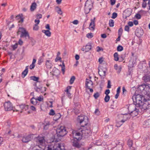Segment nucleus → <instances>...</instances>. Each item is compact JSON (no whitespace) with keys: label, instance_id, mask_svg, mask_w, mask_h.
Instances as JSON below:
<instances>
[{"label":"nucleus","instance_id":"obj_21","mask_svg":"<svg viewBox=\"0 0 150 150\" xmlns=\"http://www.w3.org/2000/svg\"><path fill=\"white\" fill-rule=\"evenodd\" d=\"M28 66L26 67L25 69L22 72V77L24 78L27 74L28 71Z\"/></svg>","mask_w":150,"mask_h":150},{"label":"nucleus","instance_id":"obj_8","mask_svg":"<svg viewBox=\"0 0 150 150\" xmlns=\"http://www.w3.org/2000/svg\"><path fill=\"white\" fill-rule=\"evenodd\" d=\"M33 134H30L27 136L23 137L22 139V141L24 142H28L30 141L33 138Z\"/></svg>","mask_w":150,"mask_h":150},{"label":"nucleus","instance_id":"obj_36","mask_svg":"<svg viewBox=\"0 0 150 150\" xmlns=\"http://www.w3.org/2000/svg\"><path fill=\"white\" fill-rule=\"evenodd\" d=\"M146 87V86L145 85H142L139 86V88L140 89L141 91L144 90L145 89Z\"/></svg>","mask_w":150,"mask_h":150},{"label":"nucleus","instance_id":"obj_23","mask_svg":"<svg viewBox=\"0 0 150 150\" xmlns=\"http://www.w3.org/2000/svg\"><path fill=\"white\" fill-rule=\"evenodd\" d=\"M42 32L45 33V34L47 36L49 37L51 36V33L50 30H43Z\"/></svg>","mask_w":150,"mask_h":150},{"label":"nucleus","instance_id":"obj_27","mask_svg":"<svg viewBox=\"0 0 150 150\" xmlns=\"http://www.w3.org/2000/svg\"><path fill=\"white\" fill-rule=\"evenodd\" d=\"M55 10L58 14L60 15H62V12L61 11V8L58 6H57L55 7Z\"/></svg>","mask_w":150,"mask_h":150},{"label":"nucleus","instance_id":"obj_4","mask_svg":"<svg viewBox=\"0 0 150 150\" xmlns=\"http://www.w3.org/2000/svg\"><path fill=\"white\" fill-rule=\"evenodd\" d=\"M19 33H21L20 35L21 38H25V39H29L30 36L28 33L25 28H20L17 32L18 35Z\"/></svg>","mask_w":150,"mask_h":150},{"label":"nucleus","instance_id":"obj_62","mask_svg":"<svg viewBox=\"0 0 150 150\" xmlns=\"http://www.w3.org/2000/svg\"><path fill=\"white\" fill-rule=\"evenodd\" d=\"M95 114L99 115L100 113V111L98 109H96L94 112Z\"/></svg>","mask_w":150,"mask_h":150},{"label":"nucleus","instance_id":"obj_59","mask_svg":"<svg viewBox=\"0 0 150 150\" xmlns=\"http://www.w3.org/2000/svg\"><path fill=\"white\" fill-rule=\"evenodd\" d=\"M35 66V64H31L30 66V68L31 69H32L34 68Z\"/></svg>","mask_w":150,"mask_h":150},{"label":"nucleus","instance_id":"obj_44","mask_svg":"<svg viewBox=\"0 0 150 150\" xmlns=\"http://www.w3.org/2000/svg\"><path fill=\"white\" fill-rule=\"evenodd\" d=\"M39 29V26L37 24L34 25L33 27V30H38Z\"/></svg>","mask_w":150,"mask_h":150},{"label":"nucleus","instance_id":"obj_31","mask_svg":"<svg viewBox=\"0 0 150 150\" xmlns=\"http://www.w3.org/2000/svg\"><path fill=\"white\" fill-rule=\"evenodd\" d=\"M114 60L115 61H117L119 59L118 55L117 52H115L114 54Z\"/></svg>","mask_w":150,"mask_h":150},{"label":"nucleus","instance_id":"obj_64","mask_svg":"<svg viewBox=\"0 0 150 150\" xmlns=\"http://www.w3.org/2000/svg\"><path fill=\"white\" fill-rule=\"evenodd\" d=\"M72 23L74 24L77 25L79 21L77 20H75L72 22Z\"/></svg>","mask_w":150,"mask_h":150},{"label":"nucleus","instance_id":"obj_51","mask_svg":"<svg viewBox=\"0 0 150 150\" xmlns=\"http://www.w3.org/2000/svg\"><path fill=\"white\" fill-rule=\"evenodd\" d=\"M129 28L128 25H126L125 26V31L128 32L129 31Z\"/></svg>","mask_w":150,"mask_h":150},{"label":"nucleus","instance_id":"obj_13","mask_svg":"<svg viewBox=\"0 0 150 150\" xmlns=\"http://www.w3.org/2000/svg\"><path fill=\"white\" fill-rule=\"evenodd\" d=\"M18 107H19L20 109L16 110V111H20V112H22V110H26L28 109V106L25 105H21L18 106Z\"/></svg>","mask_w":150,"mask_h":150},{"label":"nucleus","instance_id":"obj_63","mask_svg":"<svg viewBox=\"0 0 150 150\" xmlns=\"http://www.w3.org/2000/svg\"><path fill=\"white\" fill-rule=\"evenodd\" d=\"M45 28L46 29H48V30H50V25L49 24H47L45 26Z\"/></svg>","mask_w":150,"mask_h":150},{"label":"nucleus","instance_id":"obj_46","mask_svg":"<svg viewBox=\"0 0 150 150\" xmlns=\"http://www.w3.org/2000/svg\"><path fill=\"white\" fill-rule=\"evenodd\" d=\"M104 61V58L103 57H102L98 59V62L100 64H101Z\"/></svg>","mask_w":150,"mask_h":150},{"label":"nucleus","instance_id":"obj_54","mask_svg":"<svg viewBox=\"0 0 150 150\" xmlns=\"http://www.w3.org/2000/svg\"><path fill=\"white\" fill-rule=\"evenodd\" d=\"M67 95L68 97L70 98L71 97V94L69 92V91L66 92Z\"/></svg>","mask_w":150,"mask_h":150},{"label":"nucleus","instance_id":"obj_7","mask_svg":"<svg viewBox=\"0 0 150 150\" xmlns=\"http://www.w3.org/2000/svg\"><path fill=\"white\" fill-rule=\"evenodd\" d=\"M4 107L5 110L10 111L13 109V106L10 102L5 103L4 104Z\"/></svg>","mask_w":150,"mask_h":150},{"label":"nucleus","instance_id":"obj_24","mask_svg":"<svg viewBox=\"0 0 150 150\" xmlns=\"http://www.w3.org/2000/svg\"><path fill=\"white\" fill-rule=\"evenodd\" d=\"M31 103L34 105H36L38 101L36 98H35L34 97H33L30 100Z\"/></svg>","mask_w":150,"mask_h":150},{"label":"nucleus","instance_id":"obj_5","mask_svg":"<svg viewBox=\"0 0 150 150\" xmlns=\"http://www.w3.org/2000/svg\"><path fill=\"white\" fill-rule=\"evenodd\" d=\"M92 6V4L91 1L88 0L86 1L85 4L84 8L85 12L86 14H88L89 12L91 9Z\"/></svg>","mask_w":150,"mask_h":150},{"label":"nucleus","instance_id":"obj_50","mask_svg":"<svg viewBox=\"0 0 150 150\" xmlns=\"http://www.w3.org/2000/svg\"><path fill=\"white\" fill-rule=\"evenodd\" d=\"M30 109L31 110L34 111H36V108L33 106H31L30 107Z\"/></svg>","mask_w":150,"mask_h":150},{"label":"nucleus","instance_id":"obj_45","mask_svg":"<svg viewBox=\"0 0 150 150\" xmlns=\"http://www.w3.org/2000/svg\"><path fill=\"white\" fill-rule=\"evenodd\" d=\"M117 13L114 12L112 14V16L111 18L113 19H115L117 17Z\"/></svg>","mask_w":150,"mask_h":150},{"label":"nucleus","instance_id":"obj_53","mask_svg":"<svg viewBox=\"0 0 150 150\" xmlns=\"http://www.w3.org/2000/svg\"><path fill=\"white\" fill-rule=\"evenodd\" d=\"M146 3L145 1H143L142 4V7L144 8H145L146 6Z\"/></svg>","mask_w":150,"mask_h":150},{"label":"nucleus","instance_id":"obj_47","mask_svg":"<svg viewBox=\"0 0 150 150\" xmlns=\"http://www.w3.org/2000/svg\"><path fill=\"white\" fill-rule=\"evenodd\" d=\"M146 99H145L146 100H150V94H147L146 96Z\"/></svg>","mask_w":150,"mask_h":150},{"label":"nucleus","instance_id":"obj_34","mask_svg":"<svg viewBox=\"0 0 150 150\" xmlns=\"http://www.w3.org/2000/svg\"><path fill=\"white\" fill-rule=\"evenodd\" d=\"M110 98L109 96L106 95L104 98L105 101L106 103L108 102L110 100Z\"/></svg>","mask_w":150,"mask_h":150},{"label":"nucleus","instance_id":"obj_28","mask_svg":"<svg viewBox=\"0 0 150 150\" xmlns=\"http://www.w3.org/2000/svg\"><path fill=\"white\" fill-rule=\"evenodd\" d=\"M72 145L73 146L77 148H79L81 146V145L77 142H73Z\"/></svg>","mask_w":150,"mask_h":150},{"label":"nucleus","instance_id":"obj_2","mask_svg":"<svg viewBox=\"0 0 150 150\" xmlns=\"http://www.w3.org/2000/svg\"><path fill=\"white\" fill-rule=\"evenodd\" d=\"M45 150H65L64 144L63 143H58L53 141L49 144L45 148ZM35 150H44V149H36Z\"/></svg>","mask_w":150,"mask_h":150},{"label":"nucleus","instance_id":"obj_14","mask_svg":"<svg viewBox=\"0 0 150 150\" xmlns=\"http://www.w3.org/2000/svg\"><path fill=\"white\" fill-rule=\"evenodd\" d=\"M85 84L87 88H90L92 87L93 83L91 80L86 79Z\"/></svg>","mask_w":150,"mask_h":150},{"label":"nucleus","instance_id":"obj_12","mask_svg":"<svg viewBox=\"0 0 150 150\" xmlns=\"http://www.w3.org/2000/svg\"><path fill=\"white\" fill-rule=\"evenodd\" d=\"M106 68L102 69L100 68L99 69L98 74L101 78H104L106 75Z\"/></svg>","mask_w":150,"mask_h":150},{"label":"nucleus","instance_id":"obj_40","mask_svg":"<svg viewBox=\"0 0 150 150\" xmlns=\"http://www.w3.org/2000/svg\"><path fill=\"white\" fill-rule=\"evenodd\" d=\"M93 37V34L91 33H88L86 35V37L88 38H91Z\"/></svg>","mask_w":150,"mask_h":150},{"label":"nucleus","instance_id":"obj_49","mask_svg":"<svg viewBox=\"0 0 150 150\" xmlns=\"http://www.w3.org/2000/svg\"><path fill=\"white\" fill-rule=\"evenodd\" d=\"M74 112L75 114H77L79 113L80 110L78 109L75 108V109H74Z\"/></svg>","mask_w":150,"mask_h":150},{"label":"nucleus","instance_id":"obj_61","mask_svg":"<svg viewBox=\"0 0 150 150\" xmlns=\"http://www.w3.org/2000/svg\"><path fill=\"white\" fill-rule=\"evenodd\" d=\"M37 18L38 19H40L42 18V15L40 14H38L37 15Z\"/></svg>","mask_w":150,"mask_h":150},{"label":"nucleus","instance_id":"obj_33","mask_svg":"<svg viewBox=\"0 0 150 150\" xmlns=\"http://www.w3.org/2000/svg\"><path fill=\"white\" fill-rule=\"evenodd\" d=\"M114 21L112 19L109 20V25L110 27H112L114 25Z\"/></svg>","mask_w":150,"mask_h":150},{"label":"nucleus","instance_id":"obj_9","mask_svg":"<svg viewBox=\"0 0 150 150\" xmlns=\"http://www.w3.org/2000/svg\"><path fill=\"white\" fill-rule=\"evenodd\" d=\"M135 98L136 100V103L139 105H140L142 103V100L143 99H144V97L138 94L135 96Z\"/></svg>","mask_w":150,"mask_h":150},{"label":"nucleus","instance_id":"obj_58","mask_svg":"<svg viewBox=\"0 0 150 150\" xmlns=\"http://www.w3.org/2000/svg\"><path fill=\"white\" fill-rule=\"evenodd\" d=\"M111 87V85H110V80L108 81V84L107 86V88H110Z\"/></svg>","mask_w":150,"mask_h":150},{"label":"nucleus","instance_id":"obj_11","mask_svg":"<svg viewBox=\"0 0 150 150\" xmlns=\"http://www.w3.org/2000/svg\"><path fill=\"white\" fill-rule=\"evenodd\" d=\"M132 13V11L130 9H127L125 10L123 14V17L126 19L127 17L130 16Z\"/></svg>","mask_w":150,"mask_h":150},{"label":"nucleus","instance_id":"obj_48","mask_svg":"<svg viewBox=\"0 0 150 150\" xmlns=\"http://www.w3.org/2000/svg\"><path fill=\"white\" fill-rule=\"evenodd\" d=\"M50 115H54L55 112L54 111L53 109H51L49 113Z\"/></svg>","mask_w":150,"mask_h":150},{"label":"nucleus","instance_id":"obj_19","mask_svg":"<svg viewBox=\"0 0 150 150\" xmlns=\"http://www.w3.org/2000/svg\"><path fill=\"white\" fill-rule=\"evenodd\" d=\"M45 64L47 67L49 69H50L53 66L51 62L49 60L46 61Z\"/></svg>","mask_w":150,"mask_h":150},{"label":"nucleus","instance_id":"obj_39","mask_svg":"<svg viewBox=\"0 0 150 150\" xmlns=\"http://www.w3.org/2000/svg\"><path fill=\"white\" fill-rule=\"evenodd\" d=\"M123 49V47L121 45H119L117 48V50L118 51H121Z\"/></svg>","mask_w":150,"mask_h":150},{"label":"nucleus","instance_id":"obj_10","mask_svg":"<svg viewBox=\"0 0 150 150\" xmlns=\"http://www.w3.org/2000/svg\"><path fill=\"white\" fill-rule=\"evenodd\" d=\"M73 134L74 138L77 140H80L83 137L81 131L80 132H73Z\"/></svg>","mask_w":150,"mask_h":150},{"label":"nucleus","instance_id":"obj_42","mask_svg":"<svg viewBox=\"0 0 150 150\" xmlns=\"http://www.w3.org/2000/svg\"><path fill=\"white\" fill-rule=\"evenodd\" d=\"M37 100H38L39 101L41 102L43 101V98L42 96H40L38 97V98H36Z\"/></svg>","mask_w":150,"mask_h":150},{"label":"nucleus","instance_id":"obj_37","mask_svg":"<svg viewBox=\"0 0 150 150\" xmlns=\"http://www.w3.org/2000/svg\"><path fill=\"white\" fill-rule=\"evenodd\" d=\"M150 120H148L147 121L145 122V124H144V125H145L146 127H149V126L150 125Z\"/></svg>","mask_w":150,"mask_h":150},{"label":"nucleus","instance_id":"obj_43","mask_svg":"<svg viewBox=\"0 0 150 150\" xmlns=\"http://www.w3.org/2000/svg\"><path fill=\"white\" fill-rule=\"evenodd\" d=\"M100 94L98 92H97L93 95V96L96 99H97L99 96Z\"/></svg>","mask_w":150,"mask_h":150},{"label":"nucleus","instance_id":"obj_56","mask_svg":"<svg viewBox=\"0 0 150 150\" xmlns=\"http://www.w3.org/2000/svg\"><path fill=\"white\" fill-rule=\"evenodd\" d=\"M110 93V91L109 89H108L106 90L105 92V94L106 95H108V94Z\"/></svg>","mask_w":150,"mask_h":150},{"label":"nucleus","instance_id":"obj_25","mask_svg":"<svg viewBox=\"0 0 150 150\" xmlns=\"http://www.w3.org/2000/svg\"><path fill=\"white\" fill-rule=\"evenodd\" d=\"M115 69L117 71V72L120 73L122 69V67L121 66L118 67L117 65L116 64H115L114 66Z\"/></svg>","mask_w":150,"mask_h":150},{"label":"nucleus","instance_id":"obj_26","mask_svg":"<svg viewBox=\"0 0 150 150\" xmlns=\"http://www.w3.org/2000/svg\"><path fill=\"white\" fill-rule=\"evenodd\" d=\"M148 103L146 100L145 101L144 103L142 105V108L144 110H145L149 108V106L148 105Z\"/></svg>","mask_w":150,"mask_h":150},{"label":"nucleus","instance_id":"obj_35","mask_svg":"<svg viewBox=\"0 0 150 150\" xmlns=\"http://www.w3.org/2000/svg\"><path fill=\"white\" fill-rule=\"evenodd\" d=\"M133 144V142L132 140L130 139H129L127 142V144L129 147H131Z\"/></svg>","mask_w":150,"mask_h":150},{"label":"nucleus","instance_id":"obj_55","mask_svg":"<svg viewBox=\"0 0 150 150\" xmlns=\"http://www.w3.org/2000/svg\"><path fill=\"white\" fill-rule=\"evenodd\" d=\"M43 62V59L41 58H40L38 61V64L40 65Z\"/></svg>","mask_w":150,"mask_h":150},{"label":"nucleus","instance_id":"obj_3","mask_svg":"<svg viewBox=\"0 0 150 150\" xmlns=\"http://www.w3.org/2000/svg\"><path fill=\"white\" fill-rule=\"evenodd\" d=\"M67 132L64 126H61L57 128L56 134L58 137H60L65 136Z\"/></svg>","mask_w":150,"mask_h":150},{"label":"nucleus","instance_id":"obj_18","mask_svg":"<svg viewBox=\"0 0 150 150\" xmlns=\"http://www.w3.org/2000/svg\"><path fill=\"white\" fill-rule=\"evenodd\" d=\"M37 142L41 145H42L45 142V139L44 137H38L37 138Z\"/></svg>","mask_w":150,"mask_h":150},{"label":"nucleus","instance_id":"obj_38","mask_svg":"<svg viewBox=\"0 0 150 150\" xmlns=\"http://www.w3.org/2000/svg\"><path fill=\"white\" fill-rule=\"evenodd\" d=\"M39 91L41 92H44L46 91V88L45 87H40L39 88Z\"/></svg>","mask_w":150,"mask_h":150},{"label":"nucleus","instance_id":"obj_17","mask_svg":"<svg viewBox=\"0 0 150 150\" xmlns=\"http://www.w3.org/2000/svg\"><path fill=\"white\" fill-rule=\"evenodd\" d=\"M127 114H125L124 115H121V117L123 118V119L120 122V124L121 125L126 120H127V117H126Z\"/></svg>","mask_w":150,"mask_h":150},{"label":"nucleus","instance_id":"obj_30","mask_svg":"<svg viewBox=\"0 0 150 150\" xmlns=\"http://www.w3.org/2000/svg\"><path fill=\"white\" fill-rule=\"evenodd\" d=\"M30 78L31 80L37 82L38 81V80L39 79V77L35 76H31L30 77Z\"/></svg>","mask_w":150,"mask_h":150},{"label":"nucleus","instance_id":"obj_6","mask_svg":"<svg viewBox=\"0 0 150 150\" xmlns=\"http://www.w3.org/2000/svg\"><path fill=\"white\" fill-rule=\"evenodd\" d=\"M129 111V113H134L135 115H137L138 113L137 112V110L136 109L135 105H129L128 108Z\"/></svg>","mask_w":150,"mask_h":150},{"label":"nucleus","instance_id":"obj_29","mask_svg":"<svg viewBox=\"0 0 150 150\" xmlns=\"http://www.w3.org/2000/svg\"><path fill=\"white\" fill-rule=\"evenodd\" d=\"M61 117V115L59 113H58L56 114L54 117V120H56L59 119Z\"/></svg>","mask_w":150,"mask_h":150},{"label":"nucleus","instance_id":"obj_60","mask_svg":"<svg viewBox=\"0 0 150 150\" xmlns=\"http://www.w3.org/2000/svg\"><path fill=\"white\" fill-rule=\"evenodd\" d=\"M61 58L60 57H57L55 59V62H57L59 60L60 62H61Z\"/></svg>","mask_w":150,"mask_h":150},{"label":"nucleus","instance_id":"obj_1","mask_svg":"<svg viewBox=\"0 0 150 150\" xmlns=\"http://www.w3.org/2000/svg\"><path fill=\"white\" fill-rule=\"evenodd\" d=\"M76 121L77 123L79 124L81 127H83L81 130L82 136L85 137L90 135L91 133L90 128L88 126L85 127L88 123V117L83 115L79 116L77 118Z\"/></svg>","mask_w":150,"mask_h":150},{"label":"nucleus","instance_id":"obj_20","mask_svg":"<svg viewBox=\"0 0 150 150\" xmlns=\"http://www.w3.org/2000/svg\"><path fill=\"white\" fill-rule=\"evenodd\" d=\"M37 4L36 3L33 2L32 3L30 7V10L31 11H33L36 8Z\"/></svg>","mask_w":150,"mask_h":150},{"label":"nucleus","instance_id":"obj_57","mask_svg":"<svg viewBox=\"0 0 150 150\" xmlns=\"http://www.w3.org/2000/svg\"><path fill=\"white\" fill-rule=\"evenodd\" d=\"M122 28H120L119 29V30H118L119 35H121L122 34Z\"/></svg>","mask_w":150,"mask_h":150},{"label":"nucleus","instance_id":"obj_15","mask_svg":"<svg viewBox=\"0 0 150 150\" xmlns=\"http://www.w3.org/2000/svg\"><path fill=\"white\" fill-rule=\"evenodd\" d=\"M95 18H94L93 19L91 20V22L89 25V29L91 30H94L95 29Z\"/></svg>","mask_w":150,"mask_h":150},{"label":"nucleus","instance_id":"obj_32","mask_svg":"<svg viewBox=\"0 0 150 150\" xmlns=\"http://www.w3.org/2000/svg\"><path fill=\"white\" fill-rule=\"evenodd\" d=\"M59 66H60L62 67V71L63 72V74H64L65 72V65L63 62H62V65H60Z\"/></svg>","mask_w":150,"mask_h":150},{"label":"nucleus","instance_id":"obj_16","mask_svg":"<svg viewBox=\"0 0 150 150\" xmlns=\"http://www.w3.org/2000/svg\"><path fill=\"white\" fill-rule=\"evenodd\" d=\"M143 79L145 82H149L150 81V75H146L143 77Z\"/></svg>","mask_w":150,"mask_h":150},{"label":"nucleus","instance_id":"obj_22","mask_svg":"<svg viewBox=\"0 0 150 150\" xmlns=\"http://www.w3.org/2000/svg\"><path fill=\"white\" fill-rule=\"evenodd\" d=\"M91 49V44L88 43L85 46V52H88Z\"/></svg>","mask_w":150,"mask_h":150},{"label":"nucleus","instance_id":"obj_41","mask_svg":"<svg viewBox=\"0 0 150 150\" xmlns=\"http://www.w3.org/2000/svg\"><path fill=\"white\" fill-rule=\"evenodd\" d=\"M75 79V77L74 76H72L71 77V78L70 79V83L71 84H72L73 83Z\"/></svg>","mask_w":150,"mask_h":150},{"label":"nucleus","instance_id":"obj_52","mask_svg":"<svg viewBox=\"0 0 150 150\" xmlns=\"http://www.w3.org/2000/svg\"><path fill=\"white\" fill-rule=\"evenodd\" d=\"M135 16L136 18L137 19H139L141 18V15L138 13L136 14Z\"/></svg>","mask_w":150,"mask_h":150}]
</instances>
